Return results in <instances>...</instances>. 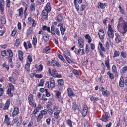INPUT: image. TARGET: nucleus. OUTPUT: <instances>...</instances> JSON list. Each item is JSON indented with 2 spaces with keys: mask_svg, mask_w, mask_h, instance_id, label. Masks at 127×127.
I'll use <instances>...</instances> for the list:
<instances>
[{
  "mask_svg": "<svg viewBox=\"0 0 127 127\" xmlns=\"http://www.w3.org/2000/svg\"><path fill=\"white\" fill-rule=\"evenodd\" d=\"M124 85H125V83H124V79L121 78L119 81V86L120 88H123Z\"/></svg>",
  "mask_w": 127,
  "mask_h": 127,
  "instance_id": "a878e982",
  "label": "nucleus"
},
{
  "mask_svg": "<svg viewBox=\"0 0 127 127\" xmlns=\"http://www.w3.org/2000/svg\"><path fill=\"white\" fill-rule=\"evenodd\" d=\"M127 71V67L125 66L122 69L121 74L122 75L126 73V72Z\"/></svg>",
  "mask_w": 127,
  "mask_h": 127,
  "instance_id": "ea45409f",
  "label": "nucleus"
},
{
  "mask_svg": "<svg viewBox=\"0 0 127 127\" xmlns=\"http://www.w3.org/2000/svg\"><path fill=\"white\" fill-rule=\"evenodd\" d=\"M44 10H46V11H48V12H50L51 10V6L50 5V3L49 2L47 4L45 9Z\"/></svg>",
  "mask_w": 127,
  "mask_h": 127,
  "instance_id": "f3484780",
  "label": "nucleus"
},
{
  "mask_svg": "<svg viewBox=\"0 0 127 127\" xmlns=\"http://www.w3.org/2000/svg\"><path fill=\"white\" fill-rule=\"evenodd\" d=\"M43 118V116H42V114H41L40 113L38 115L37 122H40L41 121V119Z\"/></svg>",
  "mask_w": 127,
  "mask_h": 127,
  "instance_id": "a18cd8bd",
  "label": "nucleus"
},
{
  "mask_svg": "<svg viewBox=\"0 0 127 127\" xmlns=\"http://www.w3.org/2000/svg\"><path fill=\"white\" fill-rule=\"evenodd\" d=\"M33 31V29L31 27H30L27 31V35H29Z\"/></svg>",
  "mask_w": 127,
  "mask_h": 127,
  "instance_id": "de8ad7c7",
  "label": "nucleus"
},
{
  "mask_svg": "<svg viewBox=\"0 0 127 127\" xmlns=\"http://www.w3.org/2000/svg\"><path fill=\"white\" fill-rule=\"evenodd\" d=\"M119 8L120 9L121 14L125 15V12L124 11V9H123V8H122V6H121V5L119 6Z\"/></svg>",
  "mask_w": 127,
  "mask_h": 127,
  "instance_id": "5fc2aeb1",
  "label": "nucleus"
},
{
  "mask_svg": "<svg viewBox=\"0 0 127 127\" xmlns=\"http://www.w3.org/2000/svg\"><path fill=\"white\" fill-rule=\"evenodd\" d=\"M43 85H44V79H41L38 86V87H43Z\"/></svg>",
  "mask_w": 127,
  "mask_h": 127,
  "instance_id": "79ce46f5",
  "label": "nucleus"
},
{
  "mask_svg": "<svg viewBox=\"0 0 127 127\" xmlns=\"http://www.w3.org/2000/svg\"><path fill=\"white\" fill-rule=\"evenodd\" d=\"M9 81H10V82H11V83H13L14 84H15V82H16V79L10 76L9 77Z\"/></svg>",
  "mask_w": 127,
  "mask_h": 127,
  "instance_id": "c9c22d12",
  "label": "nucleus"
},
{
  "mask_svg": "<svg viewBox=\"0 0 127 127\" xmlns=\"http://www.w3.org/2000/svg\"><path fill=\"white\" fill-rule=\"evenodd\" d=\"M55 34L56 33V34H57V35H60V32L59 31V30L58 29V28H56L55 29Z\"/></svg>",
  "mask_w": 127,
  "mask_h": 127,
  "instance_id": "4d7b16f0",
  "label": "nucleus"
},
{
  "mask_svg": "<svg viewBox=\"0 0 127 127\" xmlns=\"http://www.w3.org/2000/svg\"><path fill=\"white\" fill-rule=\"evenodd\" d=\"M18 11L19 12V16L22 18V16H23V8L22 7L20 8L18 10Z\"/></svg>",
  "mask_w": 127,
  "mask_h": 127,
  "instance_id": "aec40b11",
  "label": "nucleus"
},
{
  "mask_svg": "<svg viewBox=\"0 0 127 127\" xmlns=\"http://www.w3.org/2000/svg\"><path fill=\"white\" fill-rule=\"evenodd\" d=\"M4 122L8 125V126H9L10 125V122H9V117H8V115H6L5 116V121Z\"/></svg>",
  "mask_w": 127,
  "mask_h": 127,
  "instance_id": "4be33fe9",
  "label": "nucleus"
},
{
  "mask_svg": "<svg viewBox=\"0 0 127 127\" xmlns=\"http://www.w3.org/2000/svg\"><path fill=\"white\" fill-rule=\"evenodd\" d=\"M32 44L34 46H36V44H37V38L36 36H34V37H33Z\"/></svg>",
  "mask_w": 127,
  "mask_h": 127,
  "instance_id": "5701e85b",
  "label": "nucleus"
},
{
  "mask_svg": "<svg viewBox=\"0 0 127 127\" xmlns=\"http://www.w3.org/2000/svg\"><path fill=\"white\" fill-rule=\"evenodd\" d=\"M98 8H101L102 9H104V8H105V5H104V4L102 3H98Z\"/></svg>",
  "mask_w": 127,
  "mask_h": 127,
  "instance_id": "49530a36",
  "label": "nucleus"
},
{
  "mask_svg": "<svg viewBox=\"0 0 127 127\" xmlns=\"http://www.w3.org/2000/svg\"><path fill=\"white\" fill-rule=\"evenodd\" d=\"M20 44V40H19V39H17L14 43V46H16V47H18V46H19Z\"/></svg>",
  "mask_w": 127,
  "mask_h": 127,
  "instance_id": "2f4dec72",
  "label": "nucleus"
},
{
  "mask_svg": "<svg viewBox=\"0 0 127 127\" xmlns=\"http://www.w3.org/2000/svg\"><path fill=\"white\" fill-rule=\"evenodd\" d=\"M81 113L83 117H86V116H87V114H88V106L86 105H84Z\"/></svg>",
  "mask_w": 127,
  "mask_h": 127,
  "instance_id": "423d86ee",
  "label": "nucleus"
},
{
  "mask_svg": "<svg viewBox=\"0 0 127 127\" xmlns=\"http://www.w3.org/2000/svg\"><path fill=\"white\" fill-rule=\"evenodd\" d=\"M0 20L2 24H5V23H6V19L3 16H0Z\"/></svg>",
  "mask_w": 127,
  "mask_h": 127,
  "instance_id": "412c9836",
  "label": "nucleus"
},
{
  "mask_svg": "<svg viewBox=\"0 0 127 127\" xmlns=\"http://www.w3.org/2000/svg\"><path fill=\"white\" fill-rule=\"evenodd\" d=\"M107 34L108 36L110 37V38H114V30L112 28V25H108Z\"/></svg>",
  "mask_w": 127,
  "mask_h": 127,
  "instance_id": "7ed1b4c3",
  "label": "nucleus"
},
{
  "mask_svg": "<svg viewBox=\"0 0 127 127\" xmlns=\"http://www.w3.org/2000/svg\"><path fill=\"white\" fill-rule=\"evenodd\" d=\"M85 38L86 39H88V43H91L92 42V38H91V36H90V35L87 34L85 36Z\"/></svg>",
  "mask_w": 127,
  "mask_h": 127,
  "instance_id": "c756f323",
  "label": "nucleus"
},
{
  "mask_svg": "<svg viewBox=\"0 0 127 127\" xmlns=\"http://www.w3.org/2000/svg\"><path fill=\"white\" fill-rule=\"evenodd\" d=\"M98 35L100 39H104L105 38V32H104V30L100 29L98 32Z\"/></svg>",
  "mask_w": 127,
  "mask_h": 127,
  "instance_id": "1a4fd4ad",
  "label": "nucleus"
},
{
  "mask_svg": "<svg viewBox=\"0 0 127 127\" xmlns=\"http://www.w3.org/2000/svg\"><path fill=\"white\" fill-rule=\"evenodd\" d=\"M67 124L70 126V127H72V121L70 119H68L66 121Z\"/></svg>",
  "mask_w": 127,
  "mask_h": 127,
  "instance_id": "338daca9",
  "label": "nucleus"
},
{
  "mask_svg": "<svg viewBox=\"0 0 127 127\" xmlns=\"http://www.w3.org/2000/svg\"><path fill=\"white\" fill-rule=\"evenodd\" d=\"M7 94L9 95V97H13V94L11 93V89H8Z\"/></svg>",
  "mask_w": 127,
  "mask_h": 127,
  "instance_id": "3c124183",
  "label": "nucleus"
},
{
  "mask_svg": "<svg viewBox=\"0 0 127 127\" xmlns=\"http://www.w3.org/2000/svg\"><path fill=\"white\" fill-rule=\"evenodd\" d=\"M84 127H90V124H89V122H86L84 123Z\"/></svg>",
  "mask_w": 127,
  "mask_h": 127,
  "instance_id": "774afa93",
  "label": "nucleus"
},
{
  "mask_svg": "<svg viewBox=\"0 0 127 127\" xmlns=\"http://www.w3.org/2000/svg\"><path fill=\"white\" fill-rule=\"evenodd\" d=\"M105 64L106 66L107 67V69H110V64L109 63V60H105Z\"/></svg>",
  "mask_w": 127,
  "mask_h": 127,
  "instance_id": "e433bc0d",
  "label": "nucleus"
},
{
  "mask_svg": "<svg viewBox=\"0 0 127 127\" xmlns=\"http://www.w3.org/2000/svg\"><path fill=\"white\" fill-rule=\"evenodd\" d=\"M43 39L45 42H47L49 40V36L47 34H44L43 35Z\"/></svg>",
  "mask_w": 127,
  "mask_h": 127,
  "instance_id": "cd10ccee",
  "label": "nucleus"
},
{
  "mask_svg": "<svg viewBox=\"0 0 127 127\" xmlns=\"http://www.w3.org/2000/svg\"><path fill=\"white\" fill-rule=\"evenodd\" d=\"M59 114H60V110H58L54 113L55 119H58L59 118Z\"/></svg>",
  "mask_w": 127,
  "mask_h": 127,
  "instance_id": "6ab92c4d",
  "label": "nucleus"
},
{
  "mask_svg": "<svg viewBox=\"0 0 127 127\" xmlns=\"http://www.w3.org/2000/svg\"><path fill=\"white\" fill-rule=\"evenodd\" d=\"M99 45L100 46V48L102 51H106V49L105 48V47H104V46H103V44L101 43V42H99Z\"/></svg>",
  "mask_w": 127,
  "mask_h": 127,
  "instance_id": "37998d69",
  "label": "nucleus"
},
{
  "mask_svg": "<svg viewBox=\"0 0 127 127\" xmlns=\"http://www.w3.org/2000/svg\"><path fill=\"white\" fill-rule=\"evenodd\" d=\"M49 12L46 11V10H43L42 12V16L44 19H47V17H48V13Z\"/></svg>",
  "mask_w": 127,
  "mask_h": 127,
  "instance_id": "9b49d317",
  "label": "nucleus"
},
{
  "mask_svg": "<svg viewBox=\"0 0 127 127\" xmlns=\"http://www.w3.org/2000/svg\"><path fill=\"white\" fill-rule=\"evenodd\" d=\"M40 113H40V114L42 115V116H43L47 114V110H45V109L44 110H42V111H41Z\"/></svg>",
  "mask_w": 127,
  "mask_h": 127,
  "instance_id": "8fccbe9b",
  "label": "nucleus"
},
{
  "mask_svg": "<svg viewBox=\"0 0 127 127\" xmlns=\"http://www.w3.org/2000/svg\"><path fill=\"white\" fill-rule=\"evenodd\" d=\"M31 63L30 62H27V64L25 65V70L27 71V72H29L30 71V64Z\"/></svg>",
  "mask_w": 127,
  "mask_h": 127,
  "instance_id": "dca6fc26",
  "label": "nucleus"
},
{
  "mask_svg": "<svg viewBox=\"0 0 127 127\" xmlns=\"http://www.w3.org/2000/svg\"><path fill=\"white\" fill-rule=\"evenodd\" d=\"M43 70V66L42 64H40L39 67L37 68V72H41Z\"/></svg>",
  "mask_w": 127,
  "mask_h": 127,
  "instance_id": "4c0bfd02",
  "label": "nucleus"
},
{
  "mask_svg": "<svg viewBox=\"0 0 127 127\" xmlns=\"http://www.w3.org/2000/svg\"><path fill=\"white\" fill-rule=\"evenodd\" d=\"M7 52L9 53V56H13V53L11 50H8Z\"/></svg>",
  "mask_w": 127,
  "mask_h": 127,
  "instance_id": "0e129e2a",
  "label": "nucleus"
},
{
  "mask_svg": "<svg viewBox=\"0 0 127 127\" xmlns=\"http://www.w3.org/2000/svg\"><path fill=\"white\" fill-rule=\"evenodd\" d=\"M81 51H82V49L79 48L78 50H75V52L76 54H77V55H79L80 53H81Z\"/></svg>",
  "mask_w": 127,
  "mask_h": 127,
  "instance_id": "6e6d98bb",
  "label": "nucleus"
},
{
  "mask_svg": "<svg viewBox=\"0 0 127 127\" xmlns=\"http://www.w3.org/2000/svg\"><path fill=\"white\" fill-rule=\"evenodd\" d=\"M10 105V100L7 99L6 103L5 104V105L4 106L3 110H8Z\"/></svg>",
  "mask_w": 127,
  "mask_h": 127,
  "instance_id": "ddd939ff",
  "label": "nucleus"
},
{
  "mask_svg": "<svg viewBox=\"0 0 127 127\" xmlns=\"http://www.w3.org/2000/svg\"><path fill=\"white\" fill-rule=\"evenodd\" d=\"M48 73L50 74V75H51L52 77H54L55 78L56 77V75L57 74V72L56 71V70L53 69L52 71L50 69V68L48 69Z\"/></svg>",
  "mask_w": 127,
  "mask_h": 127,
  "instance_id": "0eeeda50",
  "label": "nucleus"
},
{
  "mask_svg": "<svg viewBox=\"0 0 127 127\" xmlns=\"http://www.w3.org/2000/svg\"><path fill=\"white\" fill-rule=\"evenodd\" d=\"M118 29L122 34H125L127 31V23L124 20L123 17H120L119 19Z\"/></svg>",
  "mask_w": 127,
  "mask_h": 127,
  "instance_id": "f257e3e1",
  "label": "nucleus"
},
{
  "mask_svg": "<svg viewBox=\"0 0 127 127\" xmlns=\"http://www.w3.org/2000/svg\"><path fill=\"white\" fill-rule=\"evenodd\" d=\"M18 53L19 60H20L21 61H23L24 55L23 52H22L21 50H19L18 51Z\"/></svg>",
  "mask_w": 127,
  "mask_h": 127,
  "instance_id": "4468645a",
  "label": "nucleus"
},
{
  "mask_svg": "<svg viewBox=\"0 0 127 127\" xmlns=\"http://www.w3.org/2000/svg\"><path fill=\"white\" fill-rule=\"evenodd\" d=\"M35 6H36L35 4H33V3L31 4L30 8V9L32 11H35Z\"/></svg>",
  "mask_w": 127,
  "mask_h": 127,
  "instance_id": "f704fd0d",
  "label": "nucleus"
},
{
  "mask_svg": "<svg viewBox=\"0 0 127 127\" xmlns=\"http://www.w3.org/2000/svg\"><path fill=\"white\" fill-rule=\"evenodd\" d=\"M115 41L118 43H120L121 42V37L115 38Z\"/></svg>",
  "mask_w": 127,
  "mask_h": 127,
  "instance_id": "69168bd1",
  "label": "nucleus"
},
{
  "mask_svg": "<svg viewBox=\"0 0 127 127\" xmlns=\"http://www.w3.org/2000/svg\"><path fill=\"white\" fill-rule=\"evenodd\" d=\"M28 20L30 22V24H31L32 27H35V26H36V23L35 22V20L32 19L31 17H28Z\"/></svg>",
  "mask_w": 127,
  "mask_h": 127,
  "instance_id": "6e6552de",
  "label": "nucleus"
},
{
  "mask_svg": "<svg viewBox=\"0 0 127 127\" xmlns=\"http://www.w3.org/2000/svg\"><path fill=\"white\" fill-rule=\"evenodd\" d=\"M83 0H74V3L77 11H79L80 9V6L78 3H82ZM78 2V3H77Z\"/></svg>",
  "mask_w": 127,
  "mask_h": 127,
  "instance_id": "39448f33",
  "label": "nucleus"
},
{
  "mask_svg": "<svg viewBox=\"0 0 127 127\" xmlns=\"http://www.w3.org/2000/svg\"><path fill=\"white\" fill-rule=\"evenodd\" d=\"M90 100H91V101H92L93 102H97V101H99V100H100V99H99V97H95L94 96H91L90 97Z\"/></svg>",
  "mask_w": 127,
  "mask_h": 127,
  "instance_id": "7c9ffc66",
  "label": "nucleus"
},
{
  "mask_svg": "<svg viewBox=\"0 0 127 127\" xmlns=\"http://www.w3.org/2000/svg\"><path fill=\"white\" fill-rule=\"evenodd\" d=\"M18 114H19V110L18 108L15 107L12 112V117H16Z\"/></svg>",
  "mask_w": 127,
  "mask_h": 127,
  "instance_id": "f8f14e48",
  "label": "nucleus"
},
{
  "mask_svg": "<svg viewBox=\"0 0 127 127\" xmlns=\"http://www.w3.org/2000/svg\"><path fill=\"white\" fill-rule=\"evenodd\" d=\"M107 75H108V76L110 77V79H111V80H114V75L113 74V73H111L110 71H108L107 72Z\"/></svg>",
  "mask_w": 127,
  "mask_h": 127,
  "instance_id": "58836bf2",
  "label": "nucleus"
},
{
  "mask_svg": "<svg viewBox=\"0 0 127 127\" xmlns=\"http://www.w3.org/2000/svg\"><path fill=\"white\" fill-rule=\"evenodd\" d=\"M121 56H122V57H123V58H126V57H127V56H126V52L124 51H121Z\"/></svg>",
  "mask_w": 127,
  "mask_h": 127,
  "instance_id": "052dcab7",
  "label": "nucleus"
},
{
  "mask_svg": "<svg viewBox=\"0 0 127 127\" xmlns=\"http://www.w3.org/2000/svg\"><path fill=\"white\" fill-rule=\"evenodd\" d=\"M56 96L58 99H61V93L59 91L56 92Z\"/></svg>",
  "mask_w": 127,
  "mask_h": 127,
  "instance_id": "13d9d810",
  "label": "nucleus"
},
{
  "mask_svg": "<svg viewBox=\"0 0 127 127\" xmlns=\"http://www.w3.org/2000/svg\"><path fill=\"white\" fill-rule=\"evenodd\" d=\"M60 31L61 32L62 35H64L65 34V31H66V28L64 27L60 28Z\"/></svg>",
  "mask_w": 127,
  "mask_h": 127,
  "instance_id": "473e14b6",
  "label": "nucleus"
},
{
  "mask_svg": "<svg viewBox=\"0 0 127 127\" xmlns=\"http://www.w3.org/2000/svg\"><path fill=\"white\" fill-rule=\"evenodd\" d=\"M28 61H27V62H30V63L32 62V57H31L30 55H28Z\"/></svg>",
  "mask_w": 127,
  "mask_h": 127,
  "instance_id": "864d4df0",
  "label": "nucleus"
},
{
  "mask_svg": "<svg viewBox=\"0 0 127 127\" xmlns=\"http://www.w3.org/2000/svg\"><path fill=\"white\" fill-rule=\"evenodd\" d=\"M43 30H47V31H48V32H50V27H47L46 26H44L42 27Z\"/></svg>",
  "mask_w": 127,
  "mask_h": 127,
  "instance_id": "a19ab883",
  "label": "nucleus"
},
{
  "mask_svg": "<svg viewBox=\"0 0 127 127\" xmlns=\"http://www.w3.org/2000/svg\"><path fill=\"white\" fill-rule=\"evenodd\" d=\"M28 100L29 105L32 107V108L34 107H36V103L33 101V95L32 94H30L28 96Z\"/></svg>",
  "mask_w": 127,
  "mask_h": 127,
  "instance_id": "20e7f679",
  "label": "nucleus"
},
{
  "mask_svg": "<svg viewBox=\"0 0 127 127\" xmlns=\"http://www.w3.org/2000/svg\"><path fill=\"white\" fill-rule=\"evenodd\" d=\"M78 107V105H77L75 102H74L72 104V107L73 111H77V110H79V108Z\"/></svg>",
  "mask_w": 127,
  "mask_h": 127,
  "instance_id": "b1692460",
  "label": "nucleus"
},
{
  "mask_svg": "<svg viewBox=\"0 0 127 127\" xmlns=\"http://www.w3.org/2000/svg\"><path fill=\"white\" fill-rule=\"evenodd\" d=\"M9 87H10L9 90H11V91H14V86L12 85V84L10 83Z\"/></svg>",
  "mask_w": 127,
  "mask_h": 127,
  "instance_id": "680f3d73",
  "label": "nucleus"
},
{
  "mask_svg": "<svg viewBox=\"0 0 127 127\" xmlns=\"http://www.w3.org/2000/svg\"><path fill=\"white\" fill-rule=\"evenodd\" d=\"M36 78H38V79H41V78H42V77H43V76L42 74H35V76Z\"/></svg>",
  "mask_w": 127,
  "mask_h": 127,
  "instance_id": "e2e57ef3",
  "label": "nucleus"
},
{
  "mask_svg": "<svg viewBox=\"0 0 127 127\" xmlns=\"http://www.w3.org/2000/svg\"><path fill=\"white\" fill-rule=\"evenodd\" d=\"M67 93L68 94V97H75V94H74L72 88H67Z\"/></svg>",
  "mask_w": 127,
  "mask_h": 127,
  "instance_id": "9d476101",
  "label": "nucleus"
},
{
  "mask_svg": "<svg viewBox=\"0 0 127 127\" xmlns=\"http://www.w3.org/2000/svg\"><path fill=\"white\" fill-rule=\"evenodd\" d=\"M10 3H11V2L10 0H6V6L7 7H10Z\"/></svg>",
  "mask_w": 127,
  "mask_h": 127,
  "instance_id": "bf43d9fd",
  "label": "nucleus"
},
{
  "mask_svg": "<svg viewBox=\"0 0 127 127\" xmlns=\"http://www.w3.org/2000/svg\"><path fill=\"white\" fill-rule=\"evenodd\" d=\"M55 28L54 25H52L51 28V33L53 35L55 34Z\"/></svg>",
  "mask_w": 127,
  "mask_h": 127,
  "instance_id": "09e8293b",
  "label": "nucleus"
},
{
  "mask_svg": "<svg viewBox=\"0 0 127 127\" xmlns=\"http://www.w3.org/2000/svg\"><path fill=\"white\" fill-rule=\"evenodd\" d=\"M46 86H47L48 88H49V86L51 89H53L55 87V81L53 78H50L49 79V82L46 83Z\"/></svg>",
  "mask_w": 127,
  "mask_h": 127,
  "instance_id": "f03ea898",
  "label": "nucleus"
},
{
  "mask_svg": "<svg viewBox=\"0 0 127 127\" xmlns=\"http://www.w3.org/2000/svg\"><path fill=\"white\" fill-rule=\"evenodd\" d=\"M84 47V39H78V47L83 48Z\"/></svg>",
  "mask_w": 127,
  "mask_h": 127,
  "instance_id": "2eb2a0df",
  "label": "nucleus"
},
{
  "mask_svg": "<svg viewBox=\"0 0 127 127\" xmlns=\"http://www.w3.org/2000/svg\"><path fill=\"white\" fill-rule=\"evenodd\" d=\"M62 19H63V16L61 14H59L57 17V21L58 22H62Z\"/></svg>",
  "mask_w": 127,
  "mask_h": 127,
  "instance_id": "393cba45",
  "label": "nucleus"
},
{
  "mask_svg": "<svg viewBox=\"0 0 127 127\" xmlns=\"http://www.w3.org/2000/svg\"><path fill=\"white\" fill-rule=\"evenodd\" d=\"M57 83L59 85V86H64V80L63 79H58L57 80Z\"/></svg>",
  "mask_w": 127,
  "mask_h": 127,
  "instance_id": "bb28decb",
  "label": "nucleus"
},
{
  "mask_svg": "<svg viewBox=\"0 0 127 127\" xmlns=\"http://www.w3.org/2000/svg\"><path fill=\"white\" fill-rule=\"evenodd\" d=\"M64 57L65 58V59H66L67 61L68 62V63H69V64H74V62L70 60V59H69V57H68L67 55H65Z\"/></svg>",
  "mask_w": 127,
  "mask_h": 127,
  "instance_id": "c85d7f7f",
  "label": "nucleus"
},
{
  "mask_svg": "<svg viewBox=\"0 0 127 127\" xmlns=\"http://www.w3.org/2000/svg\"><path fill=\"white\" fill-rule=\"evenodd\" d=\"M101 89H102L101 91L102 92V95H103V96H106V97H108V96L110 95V92L108 90L104 91V88L103 87Z\"/></svg>",
  "mask_w": 127,
  "mask_h": 127,
  "instance_id": "a211bd4d",
  "label": "nucleus"
},
{
  "mask_svg": "<svg viewBox=\"0 0 127 127\" xmlns=\"http://www.w3.org/2000/svg\"><path fill=\"white\" fill-rule=\"evenodd\" d=\"M51 49L49 47H46L43 50V52H44V53H46V52H48V51H50Z\"/></svg>",
  "mask_w": 127,
  "mask_h": 127,
  "instance_id": "c03bdc74",
  "label": "nucleus"
},
{
  "mask_svg": "<svg viewBox=\"0 0 127 127\" xmlns=\"http://www.w3.org/2000/svg\"><path fill=\"white\" fill-rule=\"evenodd\" d=\"M85 9H86V5H85L84 4L81 5V6H80V11H84V10H85Z\"/></svg>",
  "mask_w": 127,
  "mask_h": 127,
  "instance_id": "603ef678",
  "label": "nucleus"
},
{
  "mask_svg": "<svg viewBox=\"0 0 127 127\" xmlns=\"http://www.w3.org/2000/svg\"><path fill=\"white\" fill-rule=\"evenodd\" d=\"M117 56H120V52L118 51H114V56L113 57H117Z\"/></svg>",
  "mask_w": 127,
  "mask_h": 127,
  "instance_id": "72a5a7b5",
  "label": "nucleus"
}]
</instances>
